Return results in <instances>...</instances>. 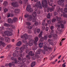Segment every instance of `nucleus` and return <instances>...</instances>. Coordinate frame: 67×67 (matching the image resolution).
<instances>
[{
    "label": "nucleus",
    "mask_w": 67,
    "mask_h": 67,
    "mask_svg": "<svg viewBox=\"0 0 67 67\" xmlns=\"http://www.w3.org/2000/svg\"><path fill=\"white\" fill-rule=\"evenodd\" d=\"M21 37L22 38H24L23 40H22V41L24 43H25L26 42V40H27V37H28V40H30L31 38L32 37V36L30 35H29L27 36V35L24 34L23 36H21Z\"/></svg>",
    "instance_id": "obj_1"
},
{
    "label": "nucleus",
    "mask_w": 67,
    "mask_h": 67,
    "mask_svg": "<svg viewBox=\"0 0 67 67\" xmlns=\"http://www.w3.org/2000/svg\"><path fill=\"white\" fill-rule=\"evenodd\" d=\"M33 45V41L32 40H29V43H27L26 44V46L24 47H22L24 48L23 50L26 49V50H27L28 49V48L27 47V46L29 45L30 46H32Z\"/></svg>",
    "instance_id": "obj_2"
},
{
    "label": "nucleus",
    "mask_w": 67,
    "mask_h": 67,
    "mask_svg": "<svg viewBox=\"0 0 67 67\" xmlns=\"http://www.w3.org/2000/svg\"><path fill=\"white\" fill-rule=\"evenodd\" d=\"M41 4L43 7L47 8L48 4L47 0H43L41 3Z\"/></svg>",
    "instance_id": "obj_3"
},
{
    "label": "nucleus",
    "mask_w": 67,
    "mask_h": 67,
    "mask_svg": "<svg viewBox=\"0 0 67 67\" xmlns=\"http://www.w3.org/2000/svg\"><path fill=\"white\" fill-rule=\"evenodd\" d=\"M25 18H27V20L28 21H31L33 19V17L31 15H29V14H26L24 15Z\"/></svg>",
    "instance_id": "obj_4"
},
{
    "label": "nucleus",
    "mask_w": 67,
    "mask_h": 67,
    "mask_svg": "<svg viewBox=\"0 0 67 67\" xmlns=\"http://www.w3.org/2000/svg\"><path fill=\"white\" fill-rule=\"evenodd\" d=\"M32 15L33 16V19H32V20L33 22H34L35 21H36V19H37L36 18V15H37L36 12H34L32 13Z\"/></svg>",
    "instance_id": "obj_5"
},
{
    "label": "nucleus",
    "mask_w": 67,
    "mask_h": 67,
    "mask_svg": "<svg viewBox=\"0 0 67 67\" xmlns=\"http://www.w3.org/2000/svg\"><path fill=\"white\" fill-rule=\"evenodd\" d=\"M32 53V51H30L28 53L29 55L27 54L26 55V58H27V59L28 60H29L30 59H31L30 55H31V56H34V53Z\"/></svg>",
    "instance_id": "obj_6"
},
{
    "label": "nucleus",
    "mask_w": 67,
    "mask_h": 67,
    "mask_svg": "<svg viewBox=\"0 0 67 67\" xmlns=\"http://www.w3.org/2000/svg\"><path fill=\"white\" fill-rule=\"evenodd\" d=\"M42 35L43 32H42V31H41L38 35V37H39V38H41L40 40L41 42H43L44 40V38H43V37L42 36Z\"/></svg>",
    "instance_id": "obj_7"
},
{
    "label": "nucleus",
    "mask_w": 67,
    "mask_h": 67,
    "mask_svg": "<svg viewBox=\"0 0 67 67\" xmlns=\"http://www.w3.org/2000/svg\"><path fill=\"white\" fill-rule=\"evenodd\" d=\"M35 7H37L38 8H40V9H42V5L40 1H39L36 3Z\"/></svg>",
    "instance_id": "obj_8"
},
{
    "label": "nucleus",
    "mask_w": 67,
    "mask_h": 67,
    "mask_svg": "<svg viewBox=\"0 0 67 67\" xmlns=\"http://www.w3.org/2000/svg\"><path fill=\"white\" fill-rule=\"evenodd\" d=\"M26 10L28 12H32L33 11V10L31 8L27 7L26 8Z\"/></svg>",
    "instance_id": "obj_9"
},
{
    "label": "nucleus",
    "mask_w": 67,
    "mask_h": 67,
    "mask_svg": "<svg viewBox=\"0 0 67 67\" xmlns=\"http://www.w3.org/2000/svg\"><path fill=\"white\" fill-rule=\"evenodd\" d=\"M12 5L14 7H18L19 6L18 4L16 2H13L12 3Z\"/></svg>",
    "instance_id": "obj_10"
},
{
    "label": "nucleus",
    "mask_w": 67,
    "mask_h": 67,
    "mask_svg": "<svg viewBox=\"0 0 67 67\" xmlns=\"http://www.w3.org/2000/svg\"><path fill=\"white\" fill-rule=\"evenodd\" d=\"M57 2L58 4H59V5H62L63 6L64 5V3H63V2L60 1V0L58 1Z\"/></svg>",
    "instance_id": "obj_11"
},
{
    "label": "nucleus",
    "mask_w": 67,
    "mask_h": 67,
    "mask_svg": "<svg viewBox=\"0 0 67 67\" xmlns=\"http://www.w3.org/2000/svg\"><path fill=\"white\" fill-rule=\"evenodd\" d=\"M40 58L39 55H38L36 54L35 55V57H32V59L33 60H35L36 59L38 58Z\"/></svg>",
    "instance_id": "obj_12"
},
{
    "label": "nucleus",
    "mask_w": 67,
    "mask_h": 67,
    "mask_svg": "<svg viewBox=\"0 0 67 67\" xmlns=\"http://www.w3.org/2000/svg\"><path fill=\"white\" fill-rule=\"evenodd\" d=\"M8 23H10V24H12V23H13L12 20L10 18L8 19Z\"/></svg>",
    "instance_id": "obj_13"
},
{
    "label": "nucleus",
    "mask_w": 67,
    "mask_h": 67,
    "mask_svg": "<svg viewBox=\"0 0 67 67\" xmlns=\"http://www.w3.org/2000/svg\"><path fill=\"white\" fill-rule=\"evenodd\" d=\"M22 59H21L22 61V62H21V65L22 66H25V64L24 63V62H25V60H23V58H21Z\"/></svg>",
    "instance_id": "obj_14"
},
{
    "label": "nucleus",
    "mask_w": 67,
    "mask_h": 67,
    "mask_svg": "<svg viewBox=\"0 0 67 67\" xmlns=\"http://www.w3.org/2000/svg\"><path fill=\"white\" fill-rule=\"evenodd\" d=\"M56 25L57 27H58L57 29L58 30V29H60V23L58 22L56 24Z\"/></svg>",
    "instance_id": "obj_15"
},
{
    "label": "nucleus",
    "mask_w": 67,
    "mask_h": 67,
    "mask_svg": "<svg viewBox=\"0 0 67 67\" xmlns=\"http://www.w3.org/2000/svg\"><path fill=\"white\" fill-rule=\"evenodd\" d=\"M54 30H53L52 31L50 34L51 35H48V37L49 38H52V35H53V33H54Z\"/></svg>",
    "instance_id": "obj_16"
},
{
    "label": "nucleus",
    "mask_w": 67,
    "mask_h": 67,
    "mask_svg": "<svg viewBox=\"0 0 67 67\" xmlns=\"http://www.w3.org/2000/svg\"><path fill=\"white\" fill-rule=\"evenodd\" d=\"M20 9H15L14 10V12L15 13H17V14H18L20 12Z\"/></svg>",
    "instance_id": "obj_17"
},
{
    "label": "nucleus",
    "mask_w": 67,
    "mask_h": 67,
    "mask_svg": "<svg viewBox=\"0 0 67 67\" xmlns=\"http://www.w3.org/2000/svg\"><path fill=\"white\" fill-rule=\"evenodd\" d=\"M52 54H53V53H52L49 56V58L50 60H51L52 59H53L54 58H55V56H54V55H52Z\"/></svg>",
    "instance_id": "obj_18"
},
{
    "label": "nucleus",
    "mask_w": 67,
    "mask_h": 67,
    "mask_svg": "<svg viewBox=\"0 0 67 67\" xmlns=\"http://www.w3.org/2000/svg\"><path fill=\"white\" fill-rule=\"evenodd\" d=\"M37 46L36 45L33 46L32 47V49L34 51L36 50L37 49Z\"/></svg>",
    "instance_id": "obj_19"
},
{
    "label": "nucleus",
    "mask_w": 67,
    "mask_h": 67,
    "mask_svg": "<svg viewBox=\"0 0 67 67\" xmlns=\"http://www.w3.org/2000/svg\"><path fill=\"white\" fill-rule=\"evenodd\" d=\"M11 59L12 60H13V61H15V63L16 64L17 63V61L16 60V59L14 57H12L11 58Z\"/></svg>",
    "instance_id": "obj_20"
},
{
    "label": "nucleus",
    "mask_w": 67,
    "mask_h": 67,
    "mask_svg": "<svg viewBox=\"0 0 67 67\" xmlns=\"http://www.w3.org/2000/svg\"><path fill=\"white\" fill-rule=\"evenodd\" d=\"M22 44V42L20 41H19V42H17V44H16V46H21V45Z\"/></svg>",
    "instance_id": "obj_21"
},
{
    "label": "nucleus",
    "mask_w": 67,
    "mask_h": 67,
    "mask_svg": "<svg viewBox=\"0 0 67 67\" xmlns=\"http://www.w3.org/2000/svg\"><path fill=\"white\" fill-rule=\"evenodd\" d=\"M3 41H2H2H0V44H1V45H2V46H3V47H4V46H5V44L3 42H3Z\"/></svg>",
    "instance_id": "obj_22"
},
{
    "label": "nucleus",
    "mask_w": 67,
    "mask_h": 67,
    "mask_svg": "<svg viewBox=\"0 0 67 67\" xmlns=\"http://www.w3.org/2000/svg\"><path fill=\"white\" fill-rule=\"evenodd\" d=\"M18 20V18L16 17H14L13 18V22H15L17 20Z\"/></svg>",
    "instance_id": "obj_23"
},
{
    "label": "nucleus",
    "mask_w": 67,
    "mask_h": 67,
    "mask_svg": "<svg viewBox=\"0 0 67 67\" xmlns=\"http://www.w3.org/2000/svg\"><path fill=\"white\" fill-rule=\"evenodd\" d=\"M39 46L40 48H42L43 46V43H40L39 44Z\"/></svg>",
    "instance_id": "obj_24"
},
{
    "label": "nucleus",
    "mask_w": 67,
    "mask_h": 67,
    "mask_svg": "<svg viewBox=\"0 0 67 67\" xmlns=\"http://www.w3.org/2000/svg\"><path fill=\"white\" fill-rule=\"evenodd\" d=\"M43 48L44 51H48V49L47 47V46H44Z\"/></svg>",
    "instance_id": "obj_25"
},
{
    "label": "nucleus",
    "mask_w": 67,
    "mask_h": 67,
    "mask_svg": "<svg viewBox=\"0 0 67 67\" xmlns=\"http://www.w3.org/2000/svg\"><path fill=\"white\" fill-rule=\"evenodd\" d=\"M9 31H6L4 32V34L5 35H7L8 36V34H9Z\"/></svg>",
    "instance_id": "obj_26"
},
{
    "label": "nucleus",
    "mask_w": 67,
    "mask_h": 67,
    "mask_svg": "<svg viewBox=\"0 0 67 67\" xmlns=\"http://www.w3.org/2000/svg\"><path fill=\"white\" fill-rule=\"evenodd\" d=\"M23 49H24V48H23V47H21L20 48V51H19V52L20 53H21H21H23V50H24Z\"/></svg>",
    "instance_id": "obj_27"
},
{
    "label": "nucleus",
    "mask_w": 67,
    "mask_h": 67,
    "mask_svg": "<svg viewBox=\"0 0 67 67\" xmlns=\"http://www.w3.org/2000/svg\"><path fill=\"white\" fill-rule=\"evenodd\" d=\"M35 65V62H33L31 64V67H34Z\"/></svg>",
    "instance_id": "obj_28"
},
{
    "label": "nucleus",
    "mask_w": 67,
    "mask_h": 67,
    "mask_svg": "<svg viewBox=\"0 0 67 67\" xmlns=\"http://www.w3.org/2000/svg\"><path fill=\"white\" fill-rule=\"evenodd\" d=\"M55 9V7H54V6H52V8H50V9L49 10L50 12H52V11H53V10H54Z\"/></svg>",
    "instance_id": "obj_29"
},
{
    "label": "nucleus",
    "mask_w": 67,
    "mask_h": 67,
    "mask_svg": "<svg viewBox=\"0 0 67 67\" xmlns=\"http://www.w3.org/2000/svg\"><path fill=\"white\" fill-rule=\"evenodd\" d=\"M3 4L4 6L6 5H7L8 4V2L7 1H4L3 3Z\"/></svg>",
    "instance_id": "obj_30"
},
{
    "label": "nucleus",
    "mask_w": 67,
    "mask_h": 67,
    "mask_svg": "<svg viewBox=\"0 0 67 67\" xmlns=\"http://www.w3.org/2000/svg\"><path fill=\"white\" fill-rule=\"evenodd\" d=\"M4 26H6V27H9L10 26L9 24H8L6 23H5L4 24Z\"/></svg>",
    "instance_id": "obj_31"
},
{
    "label": "nucleus",
    "mask_w": 67,
    "mask_h": 67,
    "mask_svg": "<svg viewBox=\"0 0 67 67\" xmlns=\"http://www.w3.org/2000/svg\"><path fill=\"white\" fill-rule=\"evenodd\" d=\"M13 35V34L12 32H10L9 31L8 32V36H11V35Z\"/></svg>",
    "instance_id": "obj_32"
},
{
    "label": "nucleus",
    "mask_w": 67,
    "mask_h": 67,
    "mask_svg": "<svg viewBox=\"0 0 67 67\" xmlns=\"http://www.w3.org/2000/svg\"><path fill=\"white\" fill-rule=\"evenodd\" d=\"M38 41V38L37 37H36L35 38V41L36 42H37Z\"/></svg>",
    "instance_id": "obj_33"
},
{
    "label": "nucleus",
    "mask_w": 67,
    "mask_h": 67,
    "mask_svg": "<svg viewBox=\"0 0 67 67\" xmlns=\"http://www.w3.org/2000/svg\"><path fill=\"white\" fill-rule=\"evenodd\" d=\"M47 19H50L51 18V13H49L47 15Z\"/></svg>",
    "instance_id": "obj_34"
},
{
    "label": "nucleus",
    "mask_w": 67,
    "mask_h": 67,
    "mask_svg": "<svg viewBox=\"0 0 67 67\" xmlns=\"http://www.w3.org/2000/svg\"><path fill=\"white\" fill-rule=\"evenodd\" d=\"M53 37L54 38H57V34L56 33L55 34L53 35Z\"/></svg>",
    "instance_id": "obj_35"
},
{
    "label": "nucleus",
    "mask_w": 67,
    "mask_h": 67,
    "mask_svg": "<svg viewBox=\"0 0 67 67\" xmlns=\"http://www.w3.org/2000/svg\"><path fill=\"white\" fill-rule=\"evenodd\" d=\"M65 38H63L62 39L61 41L60 42V46H62V42H63V40H65Z\"/></svg>",
    "instance_id": "obj_36"
},
{
    "label": "nucleus",
    "mask_w": 67,
    "mask_h": 67,
    "mask_svg": "<svg viewBox=\"0 0 67 67\" xmlns=\"http://www.w3.org/2000/svg\"><path fill=\"white\" fill-rule=\"evenodd\" d=\"M56 19L55 18H53V19L52 20V23H54L55 22H56Z\"/></svg>",
    "instance_id": "obj_37"
},
{
    "label": "nucleus",
    "mask_w": 67,
    "mask_h": 67,
    "mask_svg": "<svg viewBox=\"0 0 67 67\" xmlns=\"http://www.w3.org/2000/svg\"><path fill=\"white\" fill-rule=\"evenodd\" d=\"M9 40L10 39H9V38L8 37H6L5 38V40L6 42H8V41H9Z\"/></svg>",
    "instance_id": "obj_38"
},
{
    "label": "nucleus",
    "mask_w": 67,
    "mask_h": 67,
    "mask_svg": "<svg viewBox=\"0 0 67 67\" xmlns=\"http://www.w3.org/2000/svg\"><path fill=\"white\" fill-rule=\"evenodd\" d=\"M26 25H27V26H30V25H31V23H30L29 22H26Z\"/></svg>",
    "instance_id": "obj_39"
},
{
    "label": "nucleus",
    "mask_w": 67,
    "mask_h": 67,
    "mask_svg": "<svg viewBox=\"0 0 67 67\" xmlns=\"http://www.w3.org/2000/svg\"><path fill=\"white\" fill-rule=\"evenodd\" d=\"M56 17L57 21H60V20L61 19V17H58L57 16H56Z\"/></svg>",
    "instance_id": "obj_40"
},
{
    "label": "nucleus",
    "mask_w": 67,
    "mask_h": 67,
    "mask_svg": "<svg viewBox=\"0 0 67 67\" xmlns=\"http://www.w3.org/2000/svg\"><path fill=\"white\" fill-rule=\"evenodd\" d=\"M63 17H64V18H67V14H66L65 13H64L63 14Z\"/></svg>",
    "instance_id": "obj_41"
},
{
    "label": "nucleus",
    "mask_w": 67,
    "mask_h": 67,
    "mask_svg": "<svg viewBox=\"0 0 67 67\" xmlns=\"http://www.w3.org/2000/svg\"><path fill=\"white\" fill-rule=\"evenodd\" d=\"M44 40H47V36H44L43 37Z\"/></svg>",
    "instance_id": "obj_42"
},
{
    "label": "nucleus",
    "mask_w": 67,
    "mask_h": 67,
    "mask_svg": "<svg viewBox=\"0 0 67 67\" xmlns=\"http://www.w3.org/2000/svg\"><path fill=\"white\" fill-rule=\"evenodd\" d=\"M48 3L49 5L50 6H52V4H53V3H51V2H49V0H48Z\"/></svg>",
    "instance_id": "obj_43"
},
{
    "label": "nucleus",
    "mask_w": 67,
    "mask_h": 67,
    "mask_svg": "<svg viewBox=\"0 0 67 67\" xmlns=\"http://www.w3.org/2000/svg\"><path fill=\"white\" fill-rule=\"evenodd\" d=\"M8 9L7 8H5L4 9V12H8Z\"/></svg>",
    "instance_id": "obj_44"
},
{
    "label": "nucleus",
    "mask_w": 67,
    "mask_h": 67,
    "mask_svg": "<svg viewBox=\"0 0 67 67\" xmlns=\"http://www.w3.org/2000/svg\"><path fill=\"white\" fill-rule=\"evenodd\" d=\"M27 28L29 30H31V29H32V27L30 26L27 27Z\"/></svg>",
    "instance_id": "obj_45"
},
{
    "label": "nucleus",
    "mask_w": 67,
    "mask_h": 67,
    "mask_svg": "<svg viewBox=\"0 0 67 67\" xmlns=\"http://www.w3.org/2000/svg\"><path fill=\"white\" fill-rule=\"evenodd\" d=\"M40 32H41V30H40V29H37V33H40Z\"/></svg>",
    "instance_id": "obj_46"
},
{
    "label": "nucleus",
    "mask_w": 67,
    "mask_h": 67,
    "mask_svg": "<svg viewBox=\"0 0 67 67\" xmlns=\"http://www.w3.org/2000/svg\"><path fill=\"white\" fill-rule=\"evenodd\" d=\"M47 22L48 24H51V21L50 20H48Z\"/></svg>",
    "instance_id": "obj_47"
},
{
    "label": "nucleus",
    "mask_w": 67,
    "mask_h": 67,
    "mask_svg": "<svg viewBox=\"0 0 67 67\" xmlns=\"http://www.w3.org/2000/svg\"><path fill=\"white\" fill-rule=\"evenodd\" d=\"M34 24L35 26H37L38 25V22L37 21H36L34 23Z\"/></svg>",
    "instance_id": "obj_48"
},
{
    "label": "nucleus",
    "mask_w": 67,
    "mask_h": 67,
    "mask_svg": "<svg viewBox=\"0 0 67 67\" xmlns=\"http://www.w3.org/2000/svg\"><path fill=\"white\" fill-rule=\"evenodd\" d=\"M54 29V27L53 26H51L50 27V29L51 30H52V31H53V29Z\"/></svg>",
    "instance_id": "obj_49"
},
{
    "label": "nucleus",
    "mask_w": 67,
    "mask_h": 67,
    "mask_svg": "<svg viewBox=\"0 0 67 67\" xmlns=\"http://www.w3.org/2000/svg\"><path fill=\"white\" fill-rule=\"evenodd\" d=\"M61 27L62 29H64V24H61Z\"/></svg>",
    "instance_id": "obj_50"
},
{
    "label": "nucleus",
    "mask_w": 67,
    "mask_h": 67,
    "mask_svg": "<svg viewBox=\"0 0 67 67\" xmlns=\"http://www.w3.org/2000/svg\"><path fill=\"white\" fill-rule=\"evenodd\" d=\"M10 47H11V45H10V44L8 45L6 47L7 48H10Z\"/></svg>",
    "instance_id": "obj_51"
},
{
    "label": "nucleus",
    "mask_w": 67,
    "mask_h": 67,
    "mask_svg": "<svg viewBox=\"0 0 67 67\" xmlns=\"http://www.w3.org/2000/svg\"><path fill=\"white\" fill-rule=\"evenodd\" d=\"M13 56H14V57H15L16 56H17V55L15 54V53H13Z\"/></svg>",
    "instance_id": "obj_52"
},
{
    "label": "nucleus",
    "mask_w": 67,
    "mask_h": 67,
    "mask_svg": "<svg viewBox=\"0 0 67 67\" xmlns=\"http://www.w3.org/2000/svg\"><path fill=\"white\" fill-rule=\"evenodd\" d=\"M8 65L9 67H12V64L11 63H10Z\"/></svg>",
    "instance_id": "obj_53"
},
{
    "label": "nucleus",
    "mask_w": 67,
    "mask_h": 67,
    "mask_svg": "<svg viewBox=\"0 0 67 67\" xmlns=\"http://www.w3.org/2000/svg\"><path fill=\"white\" fill-rule=\"evenodd\" d=\"M49 44L51 45H52V46L54 45V43H53V42H49Z\"/></svg>",
    "instance_id": "obj_54"
},
{
    "label": "nucleus",
    "mask_w": 67,
    "mask_h": 67,
    "mask_svg": "<svg viewBox=\"0 0 67 67\" xmlns=\"http://www.w3.org/2000/svg\"><path fill=\"white\" fill-rule=\"evenodd\" d=\"M66 63H64L62 65V67H66V65H65V64Z\"/></svg>",
    "instance_id": "obj_55"
},
{
    "label": "nucleus",
    "mask_w": 67,
    "mask_h": 67,
    "mask_svg": "<svg viewBox=\"0 0 67 67\" xmlns=\"http://www.w3.org/2000/svg\"><path fill=\"white\" fill-rule=\"evenodd\" d=\"M48 31V27H47L46 28V31Z\"/></svg>",
    "instance_id": "obj_56"
},
{
    "label": "nucleus",
    "mask_w": 67,
    "mask_h": 67,
    "mask_svg": "<svg viewBox=\"0 0 67 67\" xmlns=\"http://www.w3.org/2000/svg\"><path fill=\"white\" fill-rule=\"evenodd\" d=\"M16 54H18L19 53V51H17L16 50H15L14 52Z\"/></svg>",
    "instance_id": "obj_57"
},
{
    "label": "nucleus",
    "mask_w": 67,
    "mask_h": 67,
    "mask_svg": "<svg viewBox=\"0 0 67 67\" xmlns=\"http://www.w3.org/2000/svg\"><path fill=\"white\" fill-rule=\"evenodd\" d=\"M64 12L66 13H67V8H65L64 9Z\"/></svg>",
    "instance_id": "obj_58"
},
{
    "label": "nucleus",
    "mask_w": 67,
    "mask_h": 67,
    "mask_svg": "<svg viewBox=\"0 0 67 67\" xmlns=\"http://www.w3.org/2000/svg\"><path fill=\"white\" fill-rule=\"evenodd\" d=\"M19 2L20 4H22V2L21 0H19Z\"/></svg>",
    "instance_id": "obj_59"
},
{
    "label": "nucleus",
    "mask_w": 67,
    "mask_h": 67,
    "mask_svg": "<svg viewBox=\"0 0 67 67\" xmlns=\"http://www.w3.org/2000/svg\"><path fill=\"white\" fill-rule=\"evenodd\" d=\"M27 1H28V0H24L25 4H26V3L27 2Z\"/></svg>",
    "instance_id": "obj_60"
},
{
    "label": "nucleus",
    "mask_w": 67,
    "mask_h": 67,
    "mask_svg": "<svg viewBox=\"0 0 67 67\" xmlns=\"http://www.w3.org/2000/svg\"><path fill=\"white\" fill-rule=\"evenodd\" d=\"M42 25L45 26V22H44L42 23Z\"/></svg>",
    "instance_id": "obj_61"
},
{
    "label": "nucleus",
    "mask_w": 67,
    "mask_h": 67,
    "mask_svg": "<svg viewBox=\"0 0 67 67\" xmlns=\"http://www.w3.org/2000/svg\"><path fill=\"white\" fill-rule=\"evenodd\" d=\"M45 27L43 26L42 27V30H45Z\"/></svg>",
    "instance_id": "obj_62"
},
{
    "label": "nucleus",
    "mask_w": 67,
    "mask_h": 67,
    "mask_svg": "<svg viewBox=\"0 0 67 67\" xmlns=\"http://www.w3.org/2000/svg\"><path fill=\"white\" fill-rule=\"evenodd\" d=\"M26 53L27 54H29V51L28 50H27L26 51Z\"/></svg>",
    "instance_id": "obj_63"
},
{
    "label": "nucleus",
    "mask_w": 67,
    "mask_h": 67,
    "mask_svg": "<svg viewBox=\"0 0 67 67\" xmlns=\"http://www.w3.org/2000/svg\"><path fill=\"white\" fill-rule=\"evenodd\" d=\"M36 7L35 9V11H37V10H38V8H37V7Z\"/></svg>",
    "instance_id": "obj_64"
}]
</instances>
